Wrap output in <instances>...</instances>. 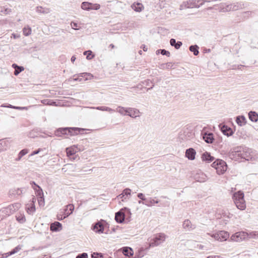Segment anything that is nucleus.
Returning a JSON list of instances; mask_svg holds the SVG:
<instances>
[{
	"mask_svg": "<svg viewBox=\"0 0 258 258\" xmlns=\"http://www.w3.org/2000/svg\"><path fill=\"white\" fill-rule=\"evenodd\" d=\"M253 155V153L251 149L243 146L236 147L229 153V156L231 159L239 157L247 161L252 159Z\"/></svg>",
	"mask_w": 258,
	"mask_h": 258,
	"instance_id": "obj_1",
	"label": "nucleus"
},
{
	"mask_svg": "<svg viewBox=\"0 0 258 258\" xmlns=\"http://www.w3.org/2000/svg\"><path fill=\"white\" fill-rule=\"evenodd\" d=\"M84 129L79 127H64L59 128L55 132V135L57 136H61V135H70V136H75L79 133L82 134L81 132H84Z\"/></svg>",
	"mask_w": 258,
	"mask_h": 258,
	"instance_id": "obj_2",
	"label": "nucleus"
},
{
	"mask_svg": "<svg viewBox=\"0 0 258 258\" xmlns=\"http://www.w3.org/2000/svg\"><path fill=\"white\" fill-rule=\"evenodd\" d=\"M234 202L240 210H244L246 208L245 202L244 199V193L239 190L235 192L233 195Z\"/></svg>",
	"mask_w": 258,
	"mask_h": 258,
	"instance_id": "obj_3",
	"label": "nucleus"
},
{
	"mask_svg": "<svg viewBox=\"0 0 258 258\" xmlns=\"http://www.w3.org/2000/svg\"><path fill=\"white\" fill-rule=\"evenodd\" d=\"M167 236L163 233H159L154 235L149 242L150 247L158 246L165 241Z\"/></svg>",
	"mask_w": 258,
	"mask_h": 258,
	"instance_id": "obj_4",
	"label": "nucleus"
},
{
	"mask_svg": "<svg viewBox=\"0 0 258 258\" xmlns=\"http://www.w3.org/2000/svg\"><path fill=\"white\" fill-rule=\"evenodd\" d=\"M212 166L216 169L218 174H223L227 169L226 163L224 161L220 159H217L214 161L212 163Z\"/></svg>",
	"mask_w": 258,
	"mask_h": 258,
	"instance_id": "obj_5",
	"label": "nucleus"
},
{
	"mask_svg": "<svg viewBox=\"0 0 258 258\" xmlns=\"http://www.w3.org/2000/svg\"><path fill=\"white\" fill-rule=\"evenodd\" d=\"M249 236L248 233L244 231H240L235 233L231 237L232 240L236 242H240L245 239Z\"/></svg>",
	"mask_w": 258,
	"mask_h": 258,
	"instance_id": "obj_6",
	"label": "nucleus"
},
{
	"mask_svg": "<svg viewBox=\"0 0 258 258\" xmlns=\"http://www.w3.org/2000/svg\"><path fill=\"white\" fill-rule=\"evenodd\" d=\"M207 0H189L187 2V8H199L205 2H209Z\"/></svg>",
	"mask_w": 258,
	"mask_h": 258,
	"instance_id": "obj_7",
	"label": "nucleus"
},
{
	"mask_svg": "<svg viewBox=\"0 0 258 258\" xmlns=\"http://www.w3.org/2000/svg\"><path fill=\"white\" fill-rule=\"evenodd\" d=\"M104 222V220H101V221H98L95 224L93 225V229L97 233H103L104 229V226L103 223Z\"/></svg>",
	"mask_w": 258,
	"mask_h": 258,
	"instance_id": "obj_8",
	"label": "nucleus"
},
{
	"mask_svg": "<svg viewBox=\"0 0 258 258\" xmlns=\"http://www.w3.org/2000/svg\"><path fill=\"white\" fill-rule=\"evenodd\" d=\"M228 236V232L223 231H221L218 233L214 235V237L216 240L221 241L226 240Z\"/></svg>",
	"mask_w": 258,
	"mask_h": 258,
	"instance_id": "obj_9",
	"label": "nucleus"
},
{
	"mask_svg": "<svg viewBox=\"0 0 258 258\" xmlns=\"http://www.w3.org/2000/svg\"><path fill=\"white\" fill-rule=\"evenodd\" d=\"M203 140L208 144H212L214 140L213 134L212 133H203L202 134Z\"/></svg>",
	"mask_w": 258,
	"mask_h": 258,
	"instance_id": "obj_10",
	"label": "nucleus"
},
{
	"mask_svg": "<svg viewBox=\"0 0 258 258\" xmlns=\"http://www.w3.org/2000/svg\"><path fill=\"white\" fill-rule=\"evenodd\" d=\"M25 190V188H13L9 191V194L10 196L15 197L21 196Z\"/></svg>",
	"mask_w": 258,
	"mask_h": 258,
	"instance_id": "obj_11",
	"label": "nucleus"
},
{
	"mask_svg": "<svg viewBox=\"0 0 258 258\" xmlns=\"http://www.w3.org/2000/svg\"><path fill=\"white\" fill-rule=\"evenodd\" d=\"M89 77L90 79L93 77V76L90 73H84L80 74L77 77H76V75H74L73 79L75 81H82L83 78H85V80H88Z\"/></svg>",
	"mask_w": 258,
	"mask_h": 258,
	"instance_id": "obj_12",
	"label": "nucleus"
},
{
	"mask_svg": "<svg viewBox=\"0 0 258 258\" xmlns=\"http://www.w3.org/2000/svg\"><path fill=\"white\" fill-rule=\"evenodd\" d=\"M182 226L185 231H190L196 228L195 225H192L190 220L187 219L183 222Z\"/></svg>",
	"mask_w": 258,
	"mask_h": 258,
	"instance_id": "obj_13",
	"label": "nucleus"
},
{
	"mask_svg": "<svg viewBox=\"0 0 258 258\" xmlns=\"http://www.w3.org/2000/svg\"><path fill=\"white\" fill-rule=\"evenodd\" d=\"M196 152L195 149L192 148H190L186 150L185 156L189 160H192L195 159V155Z\"/></svg>",
	"mask_w": 258,
	"mask_h": 258,
	"instance_id": "obj_14",
	"label": "nucleus"
},
{
	"mask_svg": "<svg viewBox=\"0 0 258 258\" xmlns=\"http://www.w3.org/2000/svg\"><path fill=\"white\" fill-rule=\"evenodd\" d=\"M62 229V225L59 222H54L51 224L50 229L53 232L59 231Z\"/></svg>",
	"mask_w": 258,
	"mask_h": 258,
	"instance_id": "obj_15",
	"label": "nucleus"
},
{
	"mask_svg": "<svg viewBox=\"0 0 258 258\" xmlns=\"http://www.w3.org/2000/svg\"><path fill=\"white\" fill-rule=\"evenodd\" d=\"M74 210V206L73 204H69L66 206V208L64 210L63 218L68 217L70 215Z\"/></svg>",
	"mask_w": 258,
	"mask_h": 258,
	"instance_id": "obj_16",
	"label": "nucleus"
},
{
	"mask_svg": "<svg viewBox=\"0 0 258 258\" xmlns=\"http://www.w3.org/2000/svg\"><path fill=\"white\" fill-rule=\"evenodd\" d=\"M139 113L140 112L139 110L135 108L128 107L127 109V115H128L133 118H135L139 116Z\"/></svg>",
	"mask_w": 258,
	"mask_h": 258,
	"instance_id": "obj_17",
	"label": "nucleus"
},
{
	"mask_svg": "<svg viewBox=\"0 0 258 258\" xmlns=\"http://www.w3.org/2000/svg\"><path fill=\"white\" fill-rule=\"evenodd\" d=\"M202 160L208 163L212 162L214 160V157L212 156L210 153L205 152L202 155Z\"/></svg>",
	"mask_w": 258,
	"mask_h": 258,
	"instance_id": "obj_18",
	"label": "nucleus"
},
{
	"mask_svg": "<svg viewBox=\"0 0 258 258\" xmlns=\"http://www.w3.org/2000/svg\"><path fill=\"white\" fill-rule=\"evenodd\" d=\"M125 215L124 214L119 211L115 213V220L118 223H121L124 221Z\"/></svg>",
	"mask_w": 258,
	"mask_h": 258,
	"instance_id": "obj_19",
	"label": "nucleus"
},
{
	"mask_svg": "<svg viewBox=\"0 0 258 258\" xmlns=\"http://www.w3.org/2000/svg\"><path fill=\"white\" fill-rule=\"evenodd\" d=\"M232 11H235L245 8V4L243 2H236L231 4Z\"/></svg>",
	"mask_w": 258,
	"mask_h": 258,
	"instance_id": "obj_20",
	"label": "nucleus"
},
{
	"mask_svg": "<svg viewBox=\"0 0 258 258\" xmlns=\"http://www.w3.org/2000/svg\"><path fill=\"white\" fill-rule=\"evenodd\" d=\"M122 253L127 256H133L134 254V251L132 248L130 247H123L121 248Z\"/></svg>",
	"mask_w": 258,
	"mask_h": 258,
	"instance_id": "obj_21",
	"label": "nucleus"
},
{
	"mask_svg": "<svg viewBox=\"0 0 258 258\" xmlns=\"http://www.w3.org/2000/svg\"><path fill=\"white\" fill-rule=\"evenodd\" d=\"M131 8L136 12H140L144 8L142 4L140 3H134L131 5Z\"/></svg>",
	"mask_w": 258,
	"mask_h": 258,
	"instance_id": "obj_22",
	"label": "nucleus"
},
{
	"mask_svg": "<svg viewBox=\"0 0 258 258\" xmlns=\"http://www.w3.org/2000/svg\"><path fill=\"white\" fill-rule=\"evenodd\" d=\"M221 131L224 135L228 137L230 136L233 134V131L231 128L226 125H223L222 127Z\"/></svg>",
	"mask_w": 258,
	"mask_h": 258,
	"instance_id": "obj_23",
	"label": "nucleus"
},
{
	"mask_svg": "<svg viewBox=\"0 0 258 258\" xmlns=\"http://www.w3.org/2000/svg\"><path fill=\"white\" fill-rule=\"evenodd\" d=\"M236 122L239 125L243 126L246 123V118L243 115L238 116L236 117Z\"/></svg>",
	"mask_w": 258,
	"mask_h": 258,
	"instance_id": "obj_24",
	"label": "nucleus"
},
{
	"mask_svg": "<svg viewBox=\"0 0 258 258\" xmlns=\"http://www.w3.org/2000/svg\"><path fill=\"white\" fill-rule=\"evenodd\" d=\"M12 67L15 69L14 74L15 76H18L21 72L24 70L23 67L19 66L16 63H13Z\"/></svg>",
	"mask_w": 258,
	"mask_h": 258,
	"instance_id": "obj_25",
	"label": "nucleus"
},
{
	"mask_svg": "<svg viewBox=\"0 0 258 258\" xmlns=\"http://www.w3.org/2000/svg\"><path fill=\"white\" fill-rule=\"evenodd\" d=\"M249 119L252 122H257L258 120V114L255 112L251 111L248 113Z\"/></svg>",
	"mask_w": 258,
	"mask_h": 258,
	"instance_id": "obj_26",
	"label": "nucleus"
},
{
	"mask_svg": "<svg viewBox=\"0 0 258 258\" xmlns=\"http://www.w3.org/2000/svg\"><path fill=\"white\" fill-rule=\"evenodd\" d=\"M26 209L29 214L32 215L36 210L35 204H32V205H31L30 204H28L26 205Z\"/></svg>",
	"mask_w": 258,
	"mask_h": 258,
	"instance_id": "obj_27",
	"label": "nucleus"
},
{
	"mask_svg": "<svg viewBox=\"0 0 258 258\" xmlns=\"http://www.w3.org/2000/svg\"><path fill=\"white\" fill-rule=\"evenodd\" d=\"M128 108H125L121 106H118L115 110V111H116L120 113L122 115H127Z\"/></svg>",
	"mask_w": 258,
	"mask_h": 258,
	"instance_id": "obj_28",
	"label": "nucleus"
},
{
	"mask_svg": "<svg viewBox=\"0 0 258 258\" xmlns=\"http://www.w3.org/2000/svg\"><path fill=\"white\" fill-rule=\"evenodd\" d=\"M170 44L172 46H174L176 49H179L182 45V43L181 41H176L174 38H171L170 40Z\"/></svg>",
	"mask_w": 258,
	"mask_h": 258,
	"instance_id": "obj_29",
	"label": "nucleus"
},
{
	"mask_svg": "<svg viewBox=\"0 0 258 258\" xmlns=\"http://www.w3.org/2000/svg\"><path fill=\"white\" fill-rule=\"evenodd\" d=\"M156 198H152L150 197L148 198L147 203H146V206L147 207H152L154 206L155 204H158L159 202V201L158 200H155Z\"/></svg>",
	"mask_w": 258,
	"mask_h": 258,
	"instance_id": "obj_30",
	"label": "nucleus"
},
{
	"mask_svg": "<svg viewBox=\"0 0 258 258\" xmlns=\"http://www.w3.org/2000/svg\"><path fill=\"white\" fill-rule=\"evenodd\" d=\"M252 12V11H245L240 13V17L241 20H245L251 16Z\"/></svg>",
	"mask_w": 258,
	"mask_h": 258,
	"instance_id": "obj_31",
	"label": "nucleus"
},
{
	"mask_svg": "<svg viewBox=\"0 0 258 258\" xmlns=\"http://www.w3.org/2000/svg\"><path fill=\"white\" fill-rule=\"evenodd\" d=\"M36 12L38 13L42 14H48L50 13V10L47 8H42L41 6H38L36 7Z\"/></svg>",
	"mask_w": 258,
	"mask_h": 258,
	"instance_id": "obj_32",
	"label": "nucleus"
},
{
	"mask_svg": "<svg viewBox=\"0 0 258 258\" xmlns=\"http://www.w3.org/2000/svg\"><path fill=\"white\" fill-rule=\"evenodd\" d=\"M93 108H95V107H93ZM95 109H96L97 110H101V111H108L110 113H112L113 112H115V110H114L111 108H109L108 107L105 106H98V107H95Z\"/></svg>",
	"mask_w": 258,
	"mask_h": 258,
	"instance_id": "obj_33",
	"label": "nucleus"
},
{
	"mask_svg": "<svg viewBox=\"0 0 258 258\" xmlns=\"http://www.w3.org/2000/svg\"><path fill=\"white\" fill-rule=\"evenodd\" d=\"M16 211V208L14 207V205H11L8 207L4 209V211H5L8 215L13 214Z\"/></svg>",
	"mask_w": 258,
	"mask_h": 258,
	"instance_id": "obj_34",
	"label": "nucleus"
},
{
	"mask_svg": "<svg viewBox=\"0 0 258 258\" xmlns=\"http://www.w3.org/2000/svg\"><path fill=\"white\" fill-rule=\"evenodd\" d=\"M189 49L190 51L192 52L196 56L198 55L199 53V47L197 45L190 46Z\"/></svg>",
	"mask_w": 258,
	"mask_h": 258,
	"instance_id": "obj_35",
	"label": "nucleus"
},
{
	"mask_svg": "<svg viewBox=\"0 0 258 258\" xmlns=\"http://www.w3.org/2000/svg\"><path fill=\"white\" fill-rule=\"evenodd\" d=\"M91 6V3L84 2L81 4V8L84 10L89 11L91 10V8H90Z\"/></svg>",
	"mask_w": 258,
	"mask_h": 258,
	"instance_id": "obj_36",
	"label": "nucleus"
},
{
	"mask_svg": "<svg viewBox=\"0 0 258 258\" xmlns=\"http://www.w3.org/2000/svg\"><path fill=\"white\" fill-rule=\"evenodd\" d=\"M28 153L27 149H23L19 153L18 158L16 159V161H18L21 160L22 157Z\"/></svg>",
	"mask_w": 258,
	"mask_h": 258,
	"instance_id": "obj_37",
	"label": "nucleus"
},
{
	"mask_svg": "<svg viewBox=\"0 0 258 258\" xmlns=\"http://www.w3.org/2000/svg\"><path fill=\"white\" fill-rule=\"evenodd\" d=\"M33 188L37 192V196H39L41 199H42V196H43V192L42 188L39 185H37V188L33 187Z\"/></svg>",
	"mask_w": 258,
	"mask_h": 258,
	"instance_id": "obj_38",
	"label": "nucleus"
},
{
	"mask_svg": "<svg viewBox=\"0 0 258 258\" xmlns=\"http://www.w3.org/2000/svg\"><path fill=\"white\" fill-rule=\"evenodd\" d=\"M23 31L24 35L26 36H27L31 34L32 30H31V28L30 27L27 26V27H25L23 28Z\"/></svg>",
	"mask_w": 258,
	"mask_h": 258,
	"instance_id": "obj_39",
	"label": "nucleus"
},
{
	"mask_svg": "<svg viewBox=\"0 0 258 258\" xmlns=\"http://www.w3.org/2000/svg\"><path fill=\"white\" fill-rule=\"evenodd\" d=\"M22 246L19 245L13 249L11 251H9V254L12 255L19 252L22 249Z\"/></svg>",
	"mask_w": 258,
	"mask_h": 258,
	"instance_id": "obj_40",
	"label": "nucleus"
},
{
	"mask_svg": "<svg viewBox=\"0 0 258 258\" xmlns=\"http://www.w3.org/2000/svg\"><path fill=\"white\" fill-rule=\"evenodd\" d=\"M159 51H161V53L163 55H166L168 57L170 56V53L169 51H168L165 49H160V50H157L156 51V53L157 54L158 53H159Z\"/></svg>",
	"mask_w": 258,
	"mask_h": 258,
	"instance_id": "obj_41",
	"label": "nucleus"
},
{
	"mask_svg": "<svg viewBox=\"0 0 258 258\" xmlns=\"http://www.w3.org/2000/svg\"><path fill=\"white\" fill-rule=\"evenodd\" d=\"M137 197L138 198H139L141 200L143 201V202L145 203H147L148 201V198H146L145 196V195L143 193H139L137 195Z\"/></svg>",
	"mask_w": 258,
	"mask_h": 258,
	"instance_id": "obj_42",
	"label": "nucleus"
},
{
	"mask_svg": "<svg viewBox=\"0 0 258 258\" xmlns=\"http://www.w3.org/2000/svg\"><path fill=\"white\" fill-rule=\"evenodd\" d=\"M201 177H199V178L196 177V178L197 179V180L199 182H204L206 181V176L203 173H202L201 174Z\"/></svg>",
	"mask_w": 258,
	"mask_h": 258,
	"instance_id": "obj_43",
	"label": "nucleus"
},
{
	"mask_svg": "<svg viewBox=\"0 0 258 258\" xmlns=\"http://www.w3.org/2000/svg\"><path fill=\"white\" fill-rule=\"evenodd\" d=\"M11 12V9L9 8H3L1 10V12L5 15L10 14Z\"/></svg>",
	"mask_w": 258,
	"mask_h": 258,
	"instance_id": "obj_44",
	"label": "nucleus"
},
{
	"mask_svg": "<svg viewBox=\"0 0 258 258\" xmlns=\"http://www.w3.org/2000/svg\"><path fill=\"white\" fill-rule=\"evenodd\" d=\"M131 190L129 188H125L122 192L124 196L127 197L128 196L131 195Z\"/></svg>",
	"mask_w": 258,
	"mask_h": 258,
	"instance_id": "obj_45",
	"label": "nucleus"
},
{
	"mask_svg": "<svg viewBox=\"0 0 258 258\" xmlns=\"http://www.w3.org/2000/svg\"><path fill=\"white\" fill-rule=\"evenodd\" d=\"M223 10L224 12H229L232 11L231 4L227 5L225 7H223Z\"/></svg>",
	"mask_w": 258,
	"mask_h": 258,
	"instance_id": "obj_46",
	"label": "nucleus"
},
{
	"mask_svg": "<svg viewBox=\"0 0 258 258\" xmlns=\"http://www.w3.org/2000/svg\"><path fill=\"white\" fill-rule=\"evenodd\" d=\"M249 238H258V232L254 231L250 232L249 234H248Z\"/></svg>",
	"mask_w": 258,
	"mask_h": 258,
	"instance_id": "obj_47",
	"label": "nucleus"
},
{
	"mask_svg": "<svg viewBox=\"0 0 258 258\" xmlns=\"http://www.w3.org/2000/svg\"><path fill=\"white\" fill-rule=\"evenodd\" d=\"M71 26L72 28L75 30H79L80 28V27L79 26L78 23L74 22H71Z\"/></svg>",
	"mask_w": 258,
	"mask_h": 258,
	"instance_id": "obj_48",
	"label": "nucleus"
},
{
	"mask_svg": "<svg viewBox=\"0 0 258 258\" xmlns=\"http://www.w3.org/2000/svg\"><path fill=\"white\" fill-rule=\"evenodd\" d=\"M100 8V5L98 4H92L91 3V6L90 8L91 10H99Z\"/></svg>",
	"mask_w": 258,
	"mask_h": 258,
	"instance_id": "obj_49",
	"label": "nucleus"
},
{
	"mask_svg": "<svg viewBox=\"0 0 258 258\" xmlns=\"http://www.w3.org/2000/svg\"><path fill=\"white\" fill-rule=\"evenodd\" d=\"M6 144V142L4 140H0V152L4 151V150H6L5 148H4L3 145Z\"/></svg>",
	"mask_w": 258,
	"mask_h": 258,
	"instance_id": "obj_50",
	"label": "nucleus"
},
{
	"mask_svg": "<svg viewBox=\"0 0 258 258\" xmlns=\"http://www.w3.org/2000/svg\"><path fill=\"white\" fill-rule=\"evenodd\" d=\"M16 218L17 221H18L20 223H23L25 221V218L24 216H16Z\"/></svg>",
	"mask_w": 258,
	"mask_h": 258,
	"instance_id": "obj_51",
	"label": "nucleus"
},
{
	"mask_svg": "<svg viewBox=\"0 0 258 258\" xmlns=\"http://www.w3.org/2000/svg\"><path fill=\"white\" fill-rule=\"evenodd\" d=\"M76 258H88V254L85 252H83L81 254H79L77 256Z\"/></svg>",
	"mask_w": 258,
	"mask_h": 258,
	"instance_id": "obj_52",
	"label": "nucleus"
},
{
	"mask_svg": "<svg viewBox=\"0 0 258 258\" xmlns=\"http://www.w3.org/2000/svg\"><path fill=\"white\" fill-rule=\"evenodd\" d=\"M67 155L68 156H72L75 154V151L74 150H72V149L67 148Z\"/></svg>",
	"mask_w": 258,
	"mask_h": 258,
	"instance_id": "obj_53",
	"label": "nucleus"
},
{
	"mask_svg": "<svg viewBox=\"0 0 258 258\" xmlns=\"http://www.w3.org/2000/svg\"><path fill=\"white\" fill-rule=\"evenodd\" d=\"M92 258H103V255L98 253H94L92 254Z\"/></svg>",
	"mask_w": 258,
	"mask_h": 258,
	"instance_id": "obj_54",
	"label": "nucleus"
},
{
	"mask_svg": "<svg viewBox=\"0 0 258 258\" xmlns=\"http://www.w3.org/2000/svg\"><path fill=\"white\" fill-rule=\"evenodd\" d=\"M117 198H118V199H121L122 200V201H124V200H125L127 199V197L124 196L122 193L119 195L117 197Z\"/></svg>",
	"mask_w": 258,
	"mask_h": 258,
	"instance_id": "obj_55",
	"label": "nucleus"
},
{
	"mask_svg": "<svg viewBox=\"0 0 258 258\" xmlns=\"http://www.w3.org/2000/svg\"><path fill=\"white\" fill-rule=\"evenodd\" d=\"M41 150H42V149H40V148L38 149V150H35V151H33V152L31 153V154L30 156H33V155H36V154H38V153H39Z\"/></svg>",
	"mask_w": 258,
	"mask_h": 258,
	"instance_id": "obj_56",
	"label": "nucleus"
},
{
	"mask_svg": "<svg viewBox=\"0 0 258 258\" xmlns=\"http://www.w3.org/2000/svg\"><path fill=\"white\" fill-rule=\"evenodd\" d=\"M143 83L146 86H149L151 84H152V81L150 80H145Z\"/></svg>",
	"mask_w": 258,
	"mask_h": 258,
	"instance_id": "obj_57",
	"label": "nucleus"
},
{
	"mask_svg": "<svg viewBox=\"0 0 258 258\" xmlns=\"http://www.w3.org/2000/svg\"><path fill=\"white\" fill-rule=\"evenodd\" d=\"M15 109H18V110H27L28 107H20V106H17V107H14Z\"/></svg>",
	"mask_w": 258,
	"mask_h": 258,
	"instance_id": "obj_58",
	"label": "nucleus"
},
{
	"mask_svg": "<svg viewBox=\"0 0 258 258\" xmlns=\"http://www.w3.org/2000/svg\"><path fill=\"white\" fill-rule=\"evenodd\" d=\"M11 255V254H9V252L2 254V257L1 258H6L9 256Z\"/></svg>",
	"mask_w": 258,
	"mask_h": 258,
	"instance_id": "obj_59",
	"label": "nucleus"
},
{
	"mask_svg": "<svg viewBox=\"0 0 258 258\" xmlns=\"http://www.w3.org/2000/svg\"><path fill=\"white\" fill-rule=\"evenodd\" d=\"M30 184L32 185V187H35L37 188V185H38L34 181H31Z\"/></svg>",
	"mask_w": 258,
	"mask_h": 258,
	"instance_id": "obj_60",
	"label": "nucleus"
},
{
	"mask_svg": "<svg viewBox=\"0 0 258 258\" xmlns=\"http://www.w3.org/2000/svg\"><path fill=\"white\" fill-rule=\"evenodd\" d=\"M13 205H14L16 210H18L20 207V205L19 203H16L15 204H13Z\"/></svg>",
	"mask_w": 258,
	"mask_h": 258,
	"instance_id": "obj_61",
	"label": "nucleus"
},
{
	"mask_svg": "<svg viewBox=\"0 0 258 258\" xmlns=\"http://www.w3.org/2000/svg\"><path fill=\"white\" fill-rule=\"evenodd\" d=\"M57 219L58 220L60 221V220H62V219H63L64 218H63V217H62V215H58L57 216Z\"/></svg>",
	"mask_w": 258,
	"mask_h": 258,
	"instance_id": "obj_62",
	"label": "nucleus"
},
{
	"mask_svg": "<svg viewBox=\"0 0 258 258\" xmlns=\"http://www.w3.org/2000/svg\"><path fill=\"white\" fill-rule=\"evenodd\" d=\"M38 202H39V205H42V204H44V198H42L40 200H39L38 201Z\"/></svg>",
	"mask_w": 258,
	"mask_h": 258,
	"instance_id": "obj_63",
	"label": "nucleus"
},
{
	"mask_svg": "<svg viewBox=\"0 0 258 258\" xmlns=\"http://www.w3.org/2000/svg\"><path fill=\"white\" fill-rule=\"evenodd\" d=\"M36 202V199L35 198V197H33L32 199V200L30 201V204L31 205H32V204H35V202Z\"/></svg>",
	"mask_w": 258,
	"mask_h": 258,
	"instance_id": "obj_64",
	"label": "nucleus"
}]
</instances>
